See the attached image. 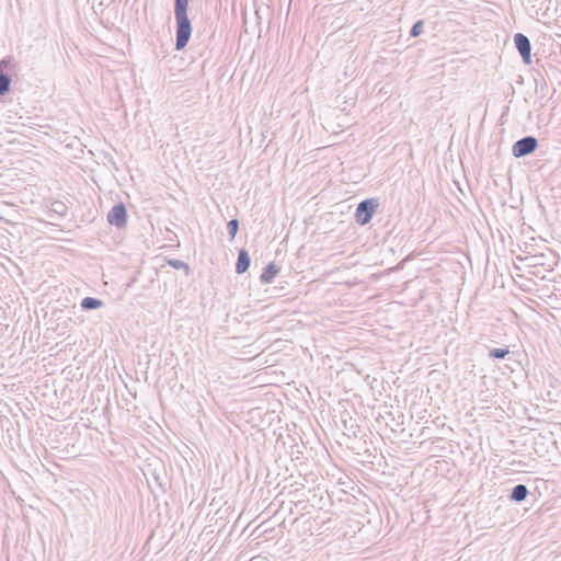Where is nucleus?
Returning <instances> with one entry per match:
<instances>
[{
    "label": "nucleus",
    "mask_w": 561,
    "mask_h": 561,
    "mask_svg": "<svg viewBox=\"0 0 561 561\" xmlns=\"http://www.w3.org/2000/svg\"><path fill=\"white\" fill-rule=\"evenodd\" d=\"M188 0H174L175 49L182 50L192 35V24L187 15Z\"/></svg>",
    "instance_id": "nucleus-1"
},
{
    "label": "nucleus",
    "mask_w": 561,
    "mask_h": 561,
    "mask_svg": "<svg viewBox=\"0 0 561 561\" xmlns=\"http://www.w3.org/2000/svg\"><path fill=\"white\" fill-rule=\"evenodd\" d=\"M378 206H379V203L375 198H368V199L362 201L357 205V208L355 211L356 222L360 226L367 225L371 220Z\"/></svg>",
    "instance_id": "nucleus-2"
},
{
    "label": "nucleus",
    "mask_w": 561,
    "mask_h": 561,
    "mask_svg": "<svg viewBox=\"0 0 561 561\" xmlns=\"http://www.w3.org/2000/svg\"><path fill=\"white\" fill-rule=\"evenodd\" d=\"M538 147V140L534 136H525L512 147V153L515 158H523L533 153Z\"/></svg>",
    "instance_id": "nucleus-3"
},
{
    "label": "nucleus",
    "mask_w": 561,
    "mask_h": 561,
    "mask_svg": "<svg viewBox=\"0 0 561 561\" xmlns=\"http://www.w3.org/2000/svg\"><path fill=\"white\" fill-rule=\"evenodd\" d=\"M107 221L110 225L121 229L127 224V209L123 203L115 204L107 213Z\"/></svg>",
    "instance_id": "nucleus-4"
},
{
    "label": "nucleus",
    "mask_w": 561,
    "mask_h": 561,
    "mask_svg": "<svg viewBox=\"0 0 561 561\" xmlns=\"http://www.w3.org/2000/svg\"><path fill=\"white\" fill-rule=\"evenodd\" d=\"M515 47L523 58L525 64L531 62V44L529 38L523 33H517L514 36Z\"/></svg>",
    "instance_id": "nucleus-5"
},
{
    "label": "nucleus",
    "mask_w": 561,
    "mask_h": 561,
    "mask_svg": "<svg viewBox=\"0 0 561 561\" xmlns=\"http://www.w3.org/2000/svg\"><path fill=\"white\" fill-rule=\"evenodd\" d=\"M45 207L47 208V218H37V221L50 222V220L62 218L67 213V206L61 201H51L49 204H45Z\"/></svg>",
    "instance_id": "nucleus-6"
},
{
    "label": "nucleus",
    "mask_w": 561,
    "mask_h": 561,
    "mask_svg": "<svg viewBox=\"0 0 561 561\" xmlns=\"http://www.w3.org/2000/svg\"><path fill=\"white\" fill-rule=\"evenodd\" d=\"M251 259L249 252L245 249L239 250L238 259L236 263V273L243 274L250 267Z\"/></svg>",
    "instance_id": "nucleus-7"
},
{
    "label": "nucleus",
    "mask_w": 561,
    "mask_h": 561,
    "mask_svg": "<svg viewBox=\"0 0 561 561\" xmlns=\"http://www.w3.org/2000/svg\"><path fill=\"white\" fill-rule=\"evenodd\" d=\"M279 272V267L274 263V262H271L268 263L261 276H260V280L262 284H270L273 282V279L275 278V276L278 274Z\"/></svg>",
    "instance_id": "nucleus-8"
},
{
    "label": "nucleus",
    "mask_w": 561,
    "mask_h": 561,
    "mask_svg": "<svg viewBox=\"0 0 561 561\" xmlns=\"http://www.w3.org/2000/svg\"><path fill=\"white\" fill-rule=\"evenodd\" d=\"M528 494L529 491L525 484H517L512 489L510 499L514 502H522Z\"/></svg>",
    "instance_id": "nucleus-9"
},
{
    "label": "nucleus",
    "mask_w": 561,
    "mask_h": 561,
    "mask_svg": "<svg viewBox=\"0 0 561 561\" xmlns=\"http://www.w3.org/2000/svg\"><path fill=\"white\" fill-rule=\"evenodd\" d=\"M83 310H95L103 306V301L94 297H85L80 304Z\"/></svg>",
    "instance_id": "nucleus-10"
},
{
    "label": "nucleus",
    "mask_w": 561,
    "mask_h": 561,
    "mask_svg": "<svg viewBox=\"0 0 561 561\" xmlns=\"http://www.w3.org/2000/svg\"><path fill=\"white\" fill-rule=\"evenodd\" d=\"M49 130H50V131H53V133H55V134H57V131H56V130H53V129H50V128H48V127H46V126H43V125H41V124H37V135H36L37 142L46 144V141H45V139H44L45 137H50V138H53L54 136L49 133Z\"/></svg>",
    "instance_id": "nucleus-11"
},
{
    "label": "nucleus",
    "mask_w": 561,
    "mask_h": 561,
    "mask_svg": "<svg viewBox=\"0 0 561 561\" xmlns=\"http://www.w3.org/2000/svg\"><path fill=\"white\" fill-rule=\"evenodd\" d=\"M11 88V78L9 75L0 72V96L5 95Z\"/></svg>",
    "instance_id": "nucleus-12"
},
{
    "label": "nucleus",
    "mask_w": 561,
    "mask_h": 561,
    "mask_svg": "<svg viewBox=\"0 0 561 561\" xmlns=\"http://www.w3.org/2000/svg\"><path fill=\"white\" fill-rule=\"evenodd\" d=\"M167 263L175 270H184L186 276L190 275L191 268L187 263L178 259H169Z\"/></svg>",
    "instance_id": "nucleus-13"
},
{
    "label": "nucleus",
    "mask_w": 561,
    "mask_h": 561,
    "mask_svg": "<svg viewBox=\"0 0 561 561\" xmlns=\"http://www.w3.org/2000/svg\"><path fill=\"white\" fill-rule=\"evenodd\" d=\"M227 230H228V233L230 236V239H234L236 234L238 233V230H239V221L238 219H231L228 221L227 224Z\"/></svg>",
    "instance_id": "nucleus-14"
},
{
    "label": "nucleus",
    "mask_w": 561,
    "mask_h": 561,
    "mask_svg": "<svg viewBox=\"0 0 561 561\" xmlns=\"http://www.w3.org/2000/svg\"><path fill=\"white\" fill-rule=\"evenodd\" d=\"M510 353L508 348H492L489 352V357L502 359Z\"/></svg>",
    "instance_id": "nucleus-15"
},
{
    "label": "nucleus",
    "mask_w": 561,
    "mask_h": 561,
    "mask_svg": "<svg viewBox=\"0 0 561 561\" xmlns=\"http://www.w3.org/2000/svg\"><path fill=\"white\" fill-rule=\"evenodd\" d=\"M423 25H424V23H423V21H422V20H420V21L415 22V23L412 25L411 30H410V36H411V37H417V36H420V35L422 34V32H423Z\"/></svg>",
    "instance_id": "nucleus-16"
},
{
    "label": "nucleus",
    "mask_w": 561,
    "mask_h": 561,
    "mask_svg": "<svg viewBox=\"0 0 561 561\" xmlns=\"http://www.w3.org/2000/svg\"><path fill=\"white\" fill-rule=\"evenodd\" d=\"M249 561H262V558L261 557H254V558L250 559Z\"/></svg>",
    "instance_id": "nucleus-17"
}]
</instances>
